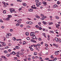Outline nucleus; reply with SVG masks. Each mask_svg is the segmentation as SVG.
Masks as SVG:
<instances>
[{
	"label": "nucleus",
	"instance_id": "obj_24",
	"mask_svg": "<svg viewBox=\"0 0 61 61\" xmlns=\"http://www.w3.org/2000/svg\"><path fill=\"white\" fill-rule=\"evenodd\" d=\"M4 53L5 54H6L7 53V51H4Z\"/></svg>",
	"mask_w": 61,
	"mask_h": 61
},
{
	"label": "nucleus",
	"instance_id": "obj_26",
	"mask_svg": "<svg viewBox=\"0 0 61 61\" xmlns=\"http://www.w3.org/2000/svg\"><path fill=\"white\" fill-rule=\"evenodd\" d=\"M58 41L59 43H61V40L59 38L58 40Z\"/></svg>",
	"mask_w": 61,
	"mask_h": 61
},
{
	"label": "nucleus",
	"instance_id": "obj_61",
	"mask_svg": "<svg viewBox=\"0 0 61 61\" xmlns=\"http://www.w3.org/2000/svg\"><path fill=\"white\" fill-rule=\"evenodd\" d=\"M42 35L43 36H45L46 35V34L45 33H43L42 34Z\"/></svg>",
	"mask_w": 61,
	"mask_h": 61
},
{
	"label": "nucleus",
	"instance_id": "obj_41",
	"mask_svg": "<svg viewBox=\"0 0 61 61\" xmlns=\"http://www.w3.org/2000/svg\"><path fill=\"white\" fill-rule=\"evenodd\" d=\"M17 58L16 57H15L14 58V60H17Z\"/></svg>",
	"mask_w": 61,
	"mask_h": 61
},
{
	"label": "nucleus",
	"instance_id": "obj_30",
	"mask_svg": "<svg viewBox=\"0 0 61 61\" xmlns=\"http://www.w3.org/2000/svg\"><path fill=\"white\" fill-rule=\"evenodd\" d=\"M30 39V38L29 37H28L27 38V39L28 40H29Z\"/></svg>",
	"mask_w": 61,
	"mask_h": 61
},
{
	"label": "nucleus",
	"instance_id": "obj_12",
	"mask_svg": "<svg viewBox=\"0 0 61 61\" xmlns=\"http://www.w3.org/2000/svg\"><path fill=\"white\" fill-rule=\"evenodd\" d=\"M36 17L37 18H38V19H39L40 18V17L37 15H36Z\"/></svg>",
	"mask_w": 61,
	"mask_h": 61
},
{
	"label": "nucleus",
	"instance_id": "obj_40",
	"mask_svg": "<svg viewBox=\"0 0 61 61\" xmlns=\"http://www.w3.org/2000/svg\"><path fill=\"white\" fill-rule=\"evenodd\" d=\"M16 26H19V25H20V24H19V23H17L16 24Z\"/></svg>",
	"mask_w": 61,
	"mask_h": 61
},
{
	"label": "nucleus",
	"instance_id": "obj_2",
	"mask_svg": "<svg viewBox=\"0 0 61 61\" xmlns=\"http://www.w3.org/2000/svg\"><path fill=\"white\" fill-rule=\"evenodd\" d=\"M9 10H10L11 13H13V12H15V11L13 8H10Z\"/></svg>",
	"mask_w": 61,
	"mask_h": 61
},
{
	"label": "nucleus",
	"instance_id": "obj_48",
	"mask_svg": "<svg viewBox=\"0 0 61 61\" xmlns=\"http://www.w3.org/2000/svg\"><path fill=\"white\" fill-rule=\"evenodd\" d=\"M27 28H30V26H29V25L27 26Z\"/></svg>",
	"mask_w": 61,
	"mask_h": 61
},
{
	"label": "nucleus",
	"instance_id": "obj_15",
	"mask_svg": "<svg viewBox=\"0 0 61 61\" xmlns=\"http://www.w3.org/2000/svg\"><path fill=\"white\" fill-rule=\"evenodd\" d=\"M37 54V53L36 52H35L34 53V56H36Z\"/></svg>",
	"mask_w": 61,
	"mask_h": 61
},
{
	"label": "nucleus",
	"instance_id": "obj_49",
	"mask_svg": "<svg viewBox=\"0 0 61 61\" xmlns=\"http://www.w3.org/2000/svg\"><path fill=\"white\" fill-rule=\"evenodd\" d=\"M50 33H54V31H50Z\"/></svg>",
	"mask_w": 61,
	"mask_h": 61
},
{
	"label": "nucleus",
	"instance_id": "obj_4",
	"mask_svg": "<svg viewBox=\"0 0 61 61\" xmlns=\"http://www.w3.org/2000/svg\"><path fill=\"white\" fill-rule=\"evenodd\" d=\"M30 41L31 42H34V43H36V41H35V40L33 39L30 40Z\"/></svg>",
	"mask_w": 61,
	"mask_h": 61
},
{
	"label": "nucleus",
	"instance_id": "obj_8",
	"mask_svg": "<svg viewBox=\"0 0 61 61\" xmlns=\"http://www.w3.org/2000/svg\"><path fill=\"white\" fill-rule=\"evenodd\" d=\"M57 6V5L56 4H55L53 6V7L54 8H56V7Z\"/></svg>",
	"mask_w": 61,
	"mask_h": 61
},
{
	"label": "nucleus",
	"instance_id": "obj_6",
	"mask_svg": "<svg viewBox=\"0 0 61 61\" xmlns=\"http://www.w3.org/2000/svg\"><path fill=\"white\" fill-rule=\"evenodd\" d=\"M42 3L43 4H44L45 5H47L46 2L45 1H43L42 2Z\"/></svg>",
	"mask_w": 61,
	"mask_h": 61
},
{
	"label": "nucleus",
	"instance_id": "obj_54",
	"mask_svg": "<svg viewBox=\"0 0 61 61\" xmlns=\"http://www.w3.org/2000/svg\"><path fill=\"white\" fill-rule=\"evenodd\" d=\"M43 43H44L42 41L41 43V45H43Z\"/></svg>",
	"mask_w": 61,
	"mask_h": 61
},
{
	"label": "nucleus",
	"instance_id": "obj_25",
	"mask_svg": "<svg viewBox=\"0 0 61 61\" xmlns=\"http://www.w3.org/2000/svg\"><path fill=\"white\" fill-rule=\"evenodd\" d=\"M42 18L44 19H45V18H46V16H44L42 17Z\"/></svg>",
	"mask_w": 61,
	"mask_h": 61
},
{
	"label": "nucleus",
	"instance_id": "obj_39",
	"mask_svg": "<svg viewBox=\"0 0 61 61\" xmlns=\"http://www.w3.org/2000/svg\"><path fill=\"white\" fill-rule=\"evenodd\" d=\"M57 60V58H55L53 61H55V60Z\"/></svg>",
	"mask_w": 61,
	"mask_h": 61
},
{
	"label": "nucleus",
	"instance_id": "obj_34",
	"mask_svg": "<svg viewBox=\"0 0 61 61\" xmlns=\"http://www.w3.org/2000/svg\"><path fill=\"white\" fill-rule=\"evenodd\" d=\"M36 6L37 7H39V5H38V3H36Z\"/></svg>",
	"mask_w": 61,
	"mask_h": 61
},
{
	"label": "nucleus",
	"instance_id": "obj_23",
	"mask_svg": "<svg viewBox=\"0 0 61 61\" xmlns=\"http://www.w3.org/2000/svg\"><path fill=\"white\" fill-rule=\"evenodd\" d=\"M57 4L58 5H59V4H61V2L59 1H58L57 2Z\"/></svg>",
	"mask_w": 61,
	"mask_h": 61
},
{
	"label": "nucleus",
	"instance_id": "obj_19",
	"mask_svg": "<svg viewBox=\"0 0 61 61\" xmlns=\"http://www.w3.org/2000/svg\"><path fill=\"white\" fill-rule=\"evenodd\" d=\"M60 25L57 24L56 25V28H58V27H59Z\"/></svg>",
	"mask_w": 61,
	"mask_h": 61
},
{
	"label": "nucleus",
	"instance_id": "obj_7",
	"mask_svg": "<svg viewBox=\"0 0 61 61\" xmlns=\"http://www.w3.org/2000/svg\"><path fill=\"white\" fill-rule=\"evenodd\" d=\"M55 39L56 42H58V41L59 39L55 37Z\"/></svg>",
	"mask_w": 61,
	"mask_h": 61
},
{
	"label": "nucleus",
	"instance_id": "obj_28",
	"mask_svg": "<svg viewBox=\"0 0 61 61\" xmlns=\"http://www.w3.org/2000/svg\"><path fill=\"white\" fill-rule=\"evenodd\" d=\"M13 39L14 41H15L16 40V38L15 37H13Z\"/></svg>",
	"mask_w": 61,
	"mask_h": 61
},
{
	"label": "nucleus",
	"instance_id": "obj_42",
	"mask_svg": "<svg viewBox=\"0 0 61 61\" xmlns=\"http://www.w3.org/2000/svg\"><path fill=\"white\" fill-rule=\"evenodd\" d=\"M3 12L4 14H5V13H6V11H5V10H4L3 11Z\"/></svg>",
	"mask_w": 61,
	"mask_h": 61
},
{
	"label": "nucleus",
	"instance_id": "obj_31",
	"mask_svg": "<svg viewBox=\"0 0 61 61\" xmlns=\"http://www.w3.org/2000/svg\"><path fill=\"white\" fill-rule=\"evenodd\" d=\"M6 56H8V57H9L10 56V54H8L6 55Z\"/></svg>",
	"mask_w": 61,
	"mask_h": 61
},
{
	"label": "nucleus",
	"instance_id": "obj_64",
	"mask_svg": "<svg viewBox=\"0 0 61 61\" xmlns=\"http://www.w3.org/2000/svg\"><path fill=\"white\" fill-rule=\"evenodd\" d=\"M48 24L49 25H51L50 22H48Z\"/></svg>",
	"mask_w": 61,
	"mask_h": 61
},
{
	"label": "nucleus",
	"instance_id": "obj_38",
	"mask_svg": "<svg viewBox=\"0 0 61 61\" xmlns=\"http://www.w3.org/2000/svg\"><path fill=\"white\" fill-rule=\"evenodd\" d=\"M29 24H33V23L31 21H29Z\"/></svg>",
	"mask_w": 61,
	"mask_h": 61
},
{
	"label": "nucleus",
	"instance_id": "obj_58",
	"mask_svg": "<svg viewBox=\"0 0 61 61\" xmlns=\"http://www.w3.org/2000/svg\"><path fill=\"white\" fill-rule=\"evenodd\" d=\"M0 22H1V23H3V21L2 20H1V19L0 20Z\"/></svg>",
	"mask_w": 61,
	"mask_h": 61
},
{
	"label": "nucleus",
	"instance_id": "obj_51",
	"mask_svg": "<svg viewBox=\"0 0 61 61\" xmlns=\"http://www.w3.org/2000/svg\"><path fill=\"white\" fill-rule=\"evenodd\" d=\"M42 57H39V59H40V60H41L42 59Z\"/></svg>",
	"mask_w": 61,
	"mask_h": 61
},
{
	"label": "nucleus",
	"instance_id": "obj_50",
	"mask_svg": "<svg viewBox=\"0 0 61 61\" xmlns=\"http://www.w3.org/2000/svg\"><path fill=\"white\" fill-rule=\"evenodd\" d=\"M10 30V32H12L13 31V30L12 29H11Z\"/></svg>",
	"mask_w": 61,
	"mask_h": 61
},
{
	"label": "nucleus",
	"instance_id": "obj_18",
	"mask_svg": "<svg viewBox=\"0 0 61 61\" xmlns=\"http://www.w3.org/2000/svg\"><path fill=\"white\" fill-rule=\"evenodd\" d=\"M41 24V22H39L38 23V25H39V26L41 27V25H40Z\"/></svg>",
	"mask_w": 61,
	"mask_h": 61
},
{
	"label": "nucleus",
	"instance_id": "obj_46",
	"mask_svg": "<svg viewBox=\"0 0 61 61\" xmlns=\"http://www.w3.org/2000/svg\"><path fill=\"white\" fill-rule=\"evenodd\" d=\"M55 46L56 47H58V45L57 44H56Z\"/></svg>",
	"mask_w": 61,
	"mask_h": 61
},
{
	"label": "nucleus",
	"instance_id": "obj_44",
	"mask_svg": "<svg viewBox=\"0 0 61 61\" xmlns=\"http://www.w3.org/2000/svg\"><path fill=\"white\" fill-rule=\"evenodd\" d=\"M36 45L37 46H40V44H37Z\"/></svg>",
	"mask_w": 61,
	"mask_h": 61
},
{
	"label": "nucleus",
	"instance_id": "obj_59",
	"mask_svg": "<svg viewBox=\"0 0 61 61\" xmlns=\"http://www.w3.org/2000/svg\"><path fill=\"white\" fill-rule=\"evenodd\" d=\"M28 60H31V58H28Z\"/></svg>",
	"mask_w": 61,
	"mask_h": 61
},
{
	"label": "nucleus",
	"instance_id": "obj_16",
	"mask_svg": "<svg viewBox=\"0 0 61 61\" xmlns=\"http://www.w3.org/2000/svg\"><path fill=\"white\" fill-rule=\"evenodd\" d=\"M35 1L36 3H39V0H35Z\"/></svg>",
	"mask_w": 61,
	"mask_h": 61
},
{
	"label": "nucleus",
	"instance_id": "obj_63",
	"mask_svg": "<svg viewBox=\"0 0 61 61\" xmlns=\"http://www.w3.org/2000/svg\"><path fill=\"white\" fill-rule=\"evenodd\" d=\"M42 29V28L41 27H40L39 29V30H41Z\"/></svg>",
	"mask_w": 61,
	"mask_h": 61
},
{
	"label": "nucleus",
	"instance_id": "obj_43",
	"mask_svg": "<svg viewBox=\"0 0 61 61\" xmlns=\"http://www.w3.org/2000/svg\"><path fill=\"white\" fill-rule=\"evenodd\" d=\"M27 58H26V59H23L24 61H26V59H27Z\"/></svg>",
	"mask_w": 61,
	"mask_h": 61
},
{
	"label": "nucleus",
	"instance_id": "obj_53",
	"mask_svg": "<svg viewBox=\"0 0 61 61\" xmlns=\"http://www.w3.org/2000/svg\"><path fill=\"white\" fill-rule=\"evenodd\" d=\"M2 3L3 4H4V5H5V2H3Z\"/></svg>",
	"mask_w": 61,
	"mask_h": 61
},
{
	"label": "nucleus",
	"instance_id": "obj_20",
	"mask_svg": "<svg viewBox=\"0 0 61 61\" xmlns=\"http://www.w3.org/2000/svg\"><path fill=\"white\" fill-rule=\"evenodd\" d=\"M35 27H36V28H40V27H39V26H38V25H36L35 26Z\"/></svg>",
	"mask_w": 61,
	"mask_h": 61
},
{
	"label": "nucleus",
	"instance_id": "obj_35",
	"mask_svg": "<svg viewBox=\"0 0 61 61\" xmlns=\"http://www.w3.org/2000/svg\"><path fill=\"white\" fill-rule=\"evenodd\" d=\"M15 48L16 49H19V47L18 46H17L15 47Z\"/></svg>",
	"mask_w": 61,
	"mask_h": 61
},
{
	"label": "nucleus",
	"instance_id": "obj_60",
	"mask_svg": "<svg viewBox=\"0 0 61 61\" xmlns=\"http://www.w3.org/2000/svg\"><path fill=\"white\" fill-rule=\"evenodd\" d=\"M30 50L31 51H33V49L32 48L30 49Z\"/></svg>",
	"mask_w": 61,
	"mask_h": 61
},
{
	"label": "nucleus",
	"instance_id": "obj_55",
	"mask_svg": "<svg viewBox=\"0 0 61 61\" xmlns=\"http://www.w3.org/2000/svg\"><path fill=\"white\" fill-rule=\"evenodd\" d=\"M45 49H46V50H48V48L47 47H46L45 48Z\"/></svg>",
	"mask_w": 61,
	"mask_h": 61
},
{
	"label": "nucleus",
	"instance_id": "obj_3",
	"mask_svg": "<svg viewBox=\"0 0 61 61\" xmlns=\"http://www.w3.org/2000/svg\"><path fill=\"white\" fill-rule=\"evenodd\" d=\"M0 44H1L2 46H6V44H5V43L4 42H2V41H0Z\"/></svg>",
	"mask_w": 61,
	"mask_h": 61
},
{
	"label": "nucleus",
	"instance_id": "obj_57",
	"mask_svg": "<svg viewBox=\"0 0 61 61\" xmlns=\"http://www.w3.org/2000/svg\"><path fill=\"white\" fill-rule=\"evenodd\" d=\"M16 56H17V57H20V56H19L18 55H16Z\"/></svg>",
	"mask_w": 61,
	"mask_h": 61
},
{
	"label": "nucleus",
	"instance_id": "obj_10",
	"mask_svg": "<svg viewBox=\"0 0 61 61\" xmlns=\"http://www.w3.org/2000/svg\"><path fill=\"white\" fill-rule=\"evenodd\" d=\"M26 43L25 41H24L23 42V45H26Z\"/></svg>",
	"mask_w": 61,
	"mask_h": 61
},
{
	"label": "nucleus",
	"instance_id": "obj_21",
	"mask_svg": "<svg viewBox=\"0 0 61 61\" xmlns=\"http://www.w3.org/2000/svg\"><path fill=\"white\" fill-rule=\"evenodd\" d=\"M55 54L56 55H58V52H57V51H56L55 52Z\"/></svg>",
	"mask_w": 61,
	"mask_h": 61
},
{
	"label": "nucleus",
	"instance_id": "obj_29",
	"mask_svg": "<svg viewBox=\"0 0 61 61\" xmlns=\"http://www.w3.org/2000/svg\"><path fill=\"white\" fill-rule=\"evenodd\" d=\"M49 59V58H47L45 59V60H48Z\"/></svg>",
	"mask_w": 61,
	"mask_h": 61
},
{
	"label": "nucleus",
	"instance_id": "obj_11",
	"mask_svg": "<svg viewBox=\"0 0 61 61\" xmlns=\"http://www.w3.org/2000/svg\"><path fill=\"white\" fill-rule=\"evenodd\" d=\"M6 38H9V37H10V36L8 34L7 35H6Z\"/></svg>",
	"mask_w": 61,
	"mask_h": 61
},
{
	"label": "nucleus",
	"instance_id": "obj_33",
	"mask_svg": "<svg viewBox=\"0 0 61 61\" xmlns=\"http://www.w3.org/2000/svg\"><path fill=\"white\" fill-rule=\"evenodd\" d=\"M17 54H18V55H19L20 54L21 52L20 51H18L17 52Z\"/></svg>",
	"mask_w": 61,
	"mask_h": 61
},
{
	"label": "nucleus",
	"instance_id": "obj_36",
	"mask_svg": "<svg viewBox=\"0 0 61 61\" xmlns=\"http://www.w3.org/2000/svg\"><path fill=\"white\" fill-rule=\"evenodd\" d=\"M43 23L45 25H46V22H45L44 21H43Z\"/></svg>",
	"mask_w": 61,
	"mask_h": 61
},
{
	"label": "nucleus",
	"instance_id": "obj_13",
	"mask_svg": "<svg viewBox=\"0 0 61 61\" xmlns=\"http://www.w3.org/2000/svg\"><path fill=\"white\" fill-rule=\"evenodd\" d=\"M23 5H24L25 6H26V4H25V3L24 2L23 3Z\"/></svg>",
	"mask_w": 61,
	"mask_h": 61
},
{
	"label": "nucleus",
	"instance_id": "obj_56",
	"mask_svg": "<svg viewBox=\"0 0 61 61\" xmlns=\"http://www.w3.org/2000/svg\"><path fill=\"white\" fill-rule=\"evenodd\" d=\"M8 34V35L9 36H11L12 35H11V34H10V33Z\"/></svg>",
	"mask_w": 61,
	"mask_h": 61
},
{
	"label": "nucleus",
	"instance_id": "obj_47",
	"mask_svg": "<svg viewBox=\"0 0 61 61\" xmlns=\"http://www.w3.org/2000/svg\"><path fill=\"white\" fill-rule=\"evenodd\" d=\"M38 40L39 41H42V39L41 38H39L38 39Z\"/></svg>",
	"mask_w": 61,
	"mask_h": 61
},
{
	"label": "nucleus",
	"instance_id": "obj_5",
	"mask_svg": "<svg viewBox=\"0 0 61 61\" xmlns=\"http://www.w3.org/2000/svg\"><path fill=\"white\" fill-rule=\"evenodd\" d=\"M1 57L2 58H4V59H7V58L5 57V56H1Z\"/></svg>",
	"mask_w": 61,
	"mask_h": 61
},
{
	"label": "nucleus",
	"instance_id": "obj_62",
	"mask_svg": "<svg viewBox=\"0 0 61 61\" xmlns=\"http://www.w3.org/2000/svg\"><path fill=\"white\" fill-rule=\"evenodd\" d=\"M45 45L47 47L48 46V45H47V44H45Z\"/></svg>",
	"mask_w": 61,
	"mask_h": 61
},
{
	"label": "nucleus",
	"instance_id": "obj_9",
	"mask_svg": "<svg viewBox=\"0 0 61 61\" xmlns=\"http://www.w3.org/2000/svg\"><path fill=\"white\" fill-rule=\"evenodd\" d=\"M28 10L29 12H32L33 11V10L32 9H29Z\"/></svg>",
	"mask_w": 61,
	"mask_h": 61
},
{
	"label": "nucleus",
	"instance_id": "obj_37",
	"mask_svg": "<svg viewBox=\"0 0 61 61\" xmlns=\"http://www.w3.org/2000/svg\"><path fill=\"white\" fill-rule=\"evenodd\" d=\"M12 54L13 55H15V52L13 51L12 53Z\"/></svg>",
	"mask_w": 61,
	"mask_h": 61
},
{
	"label": "nucleus",
	"instance_id": "obj_32",
	"mask_svg": "<svg viewBox=\"0 0 61 61\" xmlns=\"http://www.w3.org/2000/svg\"><path fill=\"white\" fill-rule=\"evenodd\" d=\"M8 17L10 18V17H12V15H8Z\"/></svg>",
	"mask_w": 61,
	"mask_h": 61
},
{
	"label": "nucleus",
	"instance_id": "obj_27",
	"mask_svg": "<svg viewBox=\"0 0 61 61\" xmlns=\"http://www.w3.org/2000/svg\"><path fill=\"white\" fill-rule=\"evenodd\" d=\"M56 19H59V17H58V16H56Z\"/></svg>",
	"mask_w": 61,
	"mask_h": 61
},
{
	"label": "nucleus",
	"instance_id": "obj_22",
	"mask_svg": "<svg viewBox=\"0 0 61 61\" xmlns=\"http://www.w3.org/2000/svg\"><path fill=\"white\" fill-rule=\"evenodd\" d=\"M51 59H54V57H53V56L51 55Z\"/></svg>",
	"mask_w": 61,
	"mask_h": 61
},
{
	"label": "nucleus",
	"instance_id": "obj_52",
	"mask_svg": "<svg viewBox=\"0 0 61 61\" xmlns=\"http://www.w3.org/2000/svg\"><path fill=\"white\" fill-rule=\"evenodd\" d=\"M41 16H42V17H43L44 16V14H41Z\"/></svg>",
	"mask_w": 61,
	"mask_h": 61
},
{
	"label": "nucleus",
	"instance_id": "obj_1",
	"mask_svg": "<svg viewBox=\"0 0 61 61\" xmlns=\"http://www.w3.org/2000/svg\"><path fill=\"white\" fill-rule=\"evenodd\" d=\"M36 34L34 32H31L30 36H33L32 37V39H36V36H35Z\"/></svg>",
	"mask_w": 61,
	"mask_h": 61
},
{
	"label": "nucleus",
	"instance_id": "obj_14",
	"mask_svg": "<svg viewBox=\"0 0 61 61\" xmlns=\"http://www.w3.org/2000/svg\"><path fill=\"white\" fill-rule=\"evenodd\" d=\"M25 35L26 36H28L29 35V33L28 32H26L25 33Z\"/></svg>",
	"mask_w": 61,
	"mask_h": 61
},
{
	"label": "nucleus",
	"instance_id": "obj_45",
	"mask_svg": "<svg viewBox=\"0 0 61 61\" xmlns=\"http://www.w3.org/2000/svg\"><path fill=\"white\" fill-rule=\"evenodd\" d=\"M33 46H34V47H37V46L36 45H34V44L33 45Z\"/></svg>",
	"mask_w": 61,
	"mask_h": 61
},
{
	"label": "nucleus",
	"instance_id": "obj_17",
	"mask_svg": "<svg viewBox=\"0 0 61 61\" xmlns=\"http://www.w3.org/2000/svg\"><path fill=\"white\" fill-rule=\"evenodd\" d=\"M10 18L8 17H7L6 19V20H9V19H10Z\"/></svg>",
	"mask_w": 61,
	"mask_h": 61
}]
</instances>
